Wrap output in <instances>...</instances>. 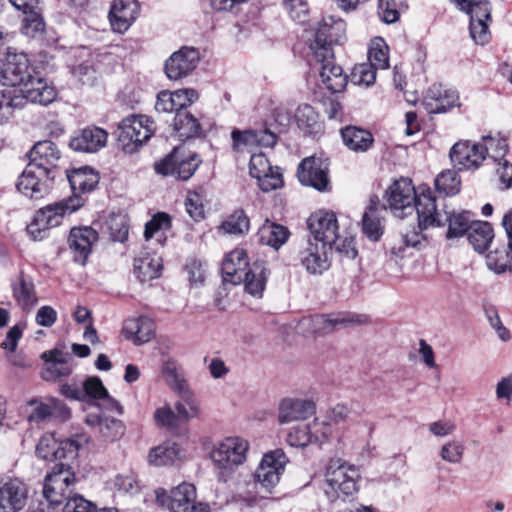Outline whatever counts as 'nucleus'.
<instances>
[{"instance_id": "nucleus-49", "label": "nucleus", "mask_w": 512, "mask_h": 512, "mask_svg": "<svg viewBox=\"0 0 512 512\" xmlns=\"http://www.w3.org/2000/svg\"><path fill=\"white\" fill-rule=\"evenodd\" d=\"M220 229L226 234L241 236L248 233L250 219L243 209H236L221 224Z\"/></svg>"}, {"instance_id": "nucleus-11", "label": "nucleus", "mask_w": 512, "mask_h": 512, "mask_svg": "<svg viewBox=\"0 0 512 512\" xmlns=\"http://www.w3.org/2000/svg\"><path fill=\"white\" fill-rule=\"evenodd\" d=\"M170 512H210L207 502L197 501L196 487L191 483L183 482L173 488L170 495L162 500Z\"/></svg>"}, {"instance_id": "nucleus-54", "label": "nucleus", "mask_w": 512, "mask_h": 512, "mask_svg": "<svg viewBox=\"0 0 512 512\" xmlns=\"http://www.w3.org/2000/svg\"><path fill=\"white\" fill-rule=\"evenodd\" d=\"M59 448L60 445L54 435L45 434L40 438L36 446V454L44 460L58 459L64 456V452H61Z\"/></svg>"}, {"instance_id": "nucleus-43", "label": "nucleus", "mask_w": 512, "mask_h": 512, "mask_svg": "<svg viewBox=\"0 0 512 512\" xmlns=\"http://www.w3.org/2000/svg\"><path fill=\"white\" fill-rule=\"evenodd\" d=\"M494 238L492 225L486 221H474L468 232V240L477 252H485Z\"/></svg>"}, {"instance_id": "nucleus-35", "label": "nucleus", "mask_w": 512, "mask_h": 512, "mask_svg": "<svg viewBox=\"0 0 512 512\" xmlns=\"http://www.w3.org/2000/svg\"><path fill=\"white\" fill-rule=\"evenodd\" d=\"M42 358L45 360V367L42 378L45 381H56L71 375L72 363L67 360L63 353L58 350L44 352Z\"/></svg>"}, {"instance_id": "nucleus-61", "label": "nucleus", "mask_w": 512, "mask_h": 512, "mask_svg": "<svg viewBox=\"0 0 512 512\" xmlns=\"http://www.w3.org/2000/svg\"><path fill=\"white\" fill-rule=\"evenodd\" d=\"M501 224L506 232L508 252L507 260L498 264L497 272L512 271V208L504 214Z\"/></svg>"}, {"instance_id": "nucleus-4", "label": "nucleus", "mask_w": 512, "mask_h": 512, "mask_svg": "<svg viewBox=\"0 0 512 512\" xmlns=\"http://www.w3.org/2000/svg\"><path fill=\"white\" fill-rule=\"evenodd\" d=\"M155 132L154 122L145 115H131L118 125L117 140L123 151L132 154Z\"/></svg>"}, {"instance_id": "nucleus-40", "label": "nucleus", "mask_w": 512, "mask_h": 512, "mask_svg": "<svg viewBox=\"0 0 512 512\" xmlns=\"http://www.w3.org/2000/svg\"><path fill=\"white\" fill-rule=\"evenodd\" d=\"M474 221L469 211L455 212L444 210V226L448 224L446 237L448 239L462 237L469 232L472 222Z\"/></svg>"}, {"instance_id": "nucleus-63", "label": "nucleus", "mask_w": 512, "mask_h": 512, "mask_svg": "<svg viewBox=\"0 0 512 512\" xmlns=\"http://www.w3.org/2000/svg\"><path fill=\"white\" fill-rule=\"evenodd\" d=\"M368 59L371 66L376 69H386L389 66V57L387 47L380 43H375L368 53Z\"/></svg>"}, {"instance_id": "nucleus-27", "label": "nucleus", "mask_w": 512, "mask_h": 512, "mask_svg": "<svg viewBox=\"0 0 512 512\" xmlns=\"http://www.w3.org/2000/svg\"><path fill=\"white\" fill-rule=\"evenodd\" d=\"M23 93L24 103L30 101L40 105H48L56 98V90L54 86L46 79L31 76L24 84L23 88H19Z\"/></svg>"}, {"instance_id": "nucleus-53", "label": "nucleus", "mask_w": 512, "mask_h": 512, "mask_svg": "<svg viewBox=\"0 0 512 512\" xmlns=\"http://www.w3.org/2000/svg\"><path fill=\"white\" fill-rule=\"evenodd\" d=\"M205 189L198 187L195 190L188 191L185 200L186 211L189 216L195 221H200L204 218V204Z\"/></svg>"}, {"instance_id": "nucleus-10", "label": "nucleus", "mask_w": 512, "mask_h": 512, "mask_svg": "<svg viewBox=\"0 0 512 512\" xmlns=\"http://www.w3.org/2000/svg\"><path fill=\"white\" fill-rule=\"evenodd\" d=\"M287 463L288 458L281 449L264 454L254 475L257 485L265 491L271 492L279 483Z\"/></svg>"}, {"instance_id": "nucleus-29", "label": "nucleus", "mask_w": 512, "mask_h": 512, "mask_svg": "<svg viewBox=\"0 0 512 512\" xmlns=\"http://www.w3.org/2000/svg\"><path fill=\"white\" fill-rule=\"evenodd\" d=\"M321 64L319 74L324 86L332 93L342 92L347 85V76L344 74L342 67L334 62V55L323 58L314 57Z\"/></svg>"}, {"instance_id": "nucleus-47", "label": "nucleus", "mask_w": 512, "mask_h": 512, "mask_svg": "<svg viewBox=\"0 0 512 512\" xmlns=\"http://www.w3.org/2000/svg\"><path fill=\"white\" fill-rule=\"evenodd\" d=\"M173 126L182 139L195 137L201 130L199 121L187 110L176 113Z\"/></svg>"}, {"instance_id": "nucleus-22", "label": "nucleus", "mask_w": 512, "mask_h": 512, "mask_svg": "<svg viewBox=\"0 0 512 512\" xmlns=\"http://www.w3.org/2000/svg\"><path fill=\"white\" fill-rule=\"evenodd\" d=\"M28 490L19 479L0 481V512H19L26 505Z\"/></svg>"}, {"instance_id": "nucleus-15", "label": "nucleus", "mask_w": 512, "mask_h": 512, "mask_svg": "<svg viewBox=\"0 0 512 512\" xmlns=\"http://www.w3.org/2000/svg\"><path fill=\"white\" fill-rule=\"evenodd\" d=\"M201 55L198 49L183 46L166 60L164 70L170 80H180L189 76L198 66Z\"/></svg>"}, {"instance_id": "nucleus-6", "label": "nucleus", "mask_w": 512, "mask_h": 512, "mask_svg": "<svg viewBox=\"0 0 512 512\" xmlns=\"http://www.w3.org/2000/svg\"><path fill=\"white\" fill-rule=\"evenodd\" d=\"M457 7L470 15V35L480 45L487 44L491 39L489 25L492 22L491 4L488 0H452Z\"/></svg>"}, {"instance_id": "nucleus-2", "label": "nucleus", "mask_w": 512, "mask_h": 512, "mask_svg": "<svg viewBox=\"0 0 512 512\" xmlns=\"http://www.w3.org/2000/svg\"><path fill=\"white\" fill-rule=\"evenodd\" d=\"M248 449V441L240 437H228L214 447L211 459L219 481L226 483L231 478L235 468L246 461Z\"/></svg>"}, {"instance_id": "nucleus-52", "label": "nucleus", "mask_w": 512, "mask_h": 512, "mask_svg": "<svg viewBox=\"0 0 512 512\" xmlns=\"http://www.w3.org/2000/svg\"><path fill=\"white\" fill-rule=\"evenodd\" d=\"M461 180L454 170L441 172L435 179V187L438 192L446 196H453L460 191Z\"/></svg>"}, {"instance_id": "nucleus-24", "label": "nucleus", "mask_w": 512, "mask_h": 512, "mask_svg": "<svg viewBox=\"0 0 512 512\" xmlns=\"http://www.w3.org/2000/svg\"><path fill=\"white\" fill-rule=\"evenodd\" d=\"M315 403L308 399L287 397L278 405V422L288 424L294 421H302L315 413Z\"/></svg>"}, {"instance_id": "nucleus-9", "label": "nucleus", "mask_w": 512, "mask_h": 512, "mask_svg": "<svg viewBox=\"0 0 512 512\" xmlns=\"http://www.w3.org/2000/svg\"><path fill=\"white\" fill-rule=\"evenodd\" d=\"M419 188L416 189L409 178L395 180L386 190L384 199L391 211L398 217H404L413 211Z\"/></svg>"}, {"instance_id": "nucleus-19", "label": "nucleus", "mask_w": 512, "mask_h": 512, "mask_svg": "<svg viewBox=\"0 0 512 512\" xmlns=\"http://www.w3.org/2000/svg\"><path fill=\"white\" fill-rule=\"evenodd\" d=\"M250 175L257 179L258 185L263 192L276 190L283 185L282 174L279 169L270 165L263 153L253 154L249 163Z\"/></svg>"}, {"instance_id": "nucleus-60", "label": "nucleus", "mask_w": 512, "mask_h": 512, "mask_svg": "<svg viewBox=\"0 0 512 512\" xmlns=\"http://www.w3.org/2000/svg\"><path fill=\"white\" fill-rule=\"evenodd\" d=\"M171 227V217L165 212L156 213L145 225L144 237L151 239L160 230H168Z\"/></svg>"}, {"instance_id": "nucleus-21", "label": "nucleus", "mask_w": 512, "mask_h": 512, "mask_svg": "<svg viewBox=\"0 0 512 512\" xmlns=\"http://www.w3.org/2000/svg\"><path fill=\"white\" fill-rule=\"evenodd\" d=\"M332 245L307 239L305 246L299 252L300 262L310 274H322L329 268L328 251Z\"/></svg>"}, {"instance_id": "nucleus-46", "label": "nucleus", "mask_w": 512, "mask_h": 512, "mask_svg": "<svg viewBox=\"0 0 512 512\" xmlns=\"http://www.w3.org/2000/svg\"><path fill=\"white\" fill-rule=\"evenodd\" d=\"M180 456V448L175 442L166 441L151 449L149 462L155 466H165L174 463Z\"/></svg>"}, {"instance_id": "nucleus-5", "label": "nucleus", "mask_w": 512, "mask_h": 512, "mask_svg": "<svg viewBox=\"0 0 512 512\" xmlns=\"http://www.w3.org/2000/svg\"><path fill=\"white\" fill-rule=\"evenodd\" d=\"M75 482L72 468L64 463H56L45 477L43 496L52 508L58 507L71 497L70 488Z\"/></svg>"}, {"instance_id": "nucleus-59", "label": "nucleus", "mask_w": 512, "mask_h": 512, "mask_svg": "<svg viewBox=\"0 0 512 512\" xmlns=\"http://www.w3.org/2000/svg\"><path fill=\"white\" fill-rule=\"evenodd\" d=\"M100 433L105 440L115 441L125 433V426L119 419L105 417L101 422Z\"/></svg>"}, {"instance_id": "nucleus-7", "label": "nucleus", "mask_w": 512, "mask_h": 512, "mask_svg": "<svg viewBox=\"0 0 512 512\" xmlns=\"http://www.w3.org/2000/svg\"><path fill=\"white\" fill-rule=\"evenodd\" d=\"M346 40V23L333 15L322 18L310 48L314 57L324 59L333 56L332 46Z\"/></svg>"}, {"instance_id": "nucleus-44", "label": "nucleus", "mask_w": 512, "mask_h": 512, "mask_svg": "<svg viewBox=\"0 0 512 512\" xmlns=\"http://www.w3.org/2000/svg\"><path fill=\"white\" fill-rule=\"evenodd\" d=\"M259 241L275 249H279L289 237V231L286 227L270 222H266L258 230Z\"/></svg>"}, {"instance_id": "nucleus-56", "label": "nucleus", "mask_w": 512, "mask_h": 512, "mask_svg": "<svg viewBox=\"0 0 512 512\" xmlns=\"http://www.w3.org/2000/svg\"><path fill=\"white\" fill-rule=\"evenodd\" d=\"M232 137V148L235 152H242L248 147H253L257 145L258 141V131L255 130H245L240 131L238 129H234L231 133Z\"/></svg>"}, {"instance_id": "nucleus-23", "label": "nucleus", "mask_w": 512, "mask_h": 512, "mask_svg": "<svg viewBox=\"0 0 512 512\" xmlns=\"http://www.w3.org/2000/svg\"><path fill=\"white\" fill-rule=\"evenodd\" d=\"M97 240L98 233L92 227L72 228L68 237V245L73 253L74 261L84 265Z\"/></svg>"}, {"instance_id": "nucleus-25", "label": "nucleus", "mask_w": 512, "mask_h": 512, "mask_svg": "<svg viewBox=\"0 0 512 512\" xmlns=\"http://www.w3.org/2000/svg\"><path fill=\"white\" fill-rule=\"evenodd\" d=\"M107 139L106 130L97 126H88L71 137L69 146L77 152L95 153L106 145Z\"/></svg>"}, {"instance_id": "nucleus-37", "label": "nucleus", "mask_w": 512, "mask_h": 512, "mask_svg": "<svg viewBox=\"0 0 512 512\" xmlns=\"http://www.w3.org/2000/svg\"><path fill=\"white\" fill-rule=\"evenodd\" d=\"M344 145L356 153H365L369 151L374 144L373 134L363 128L349 125L340 130Z\"/></svg>"}, {"instance_id": "nucleus-34", "label": "nucleus", "mask_w": 512, "mask_h": 512, "mask_svg": "<svg viewBox=\"0 0 512 512\" xmlns=\"http://www.w3.org/2000/svg\"><path fill=\"white\" fill-rule=\"evenodd\" d=\"M459 96L455 90L443 89L434 84L427 91L425 104L430 113H445L458 104Z\"/></svg>"}, {"instance_id": "nucleus-51", "label": "nucleus", "mask_w": 512, "mask_h": 512, "mask_svg": "<svg viewBox=\"0 0 512 512\" xmlns=\"http://www.w3.org/2000/svg\"><path fill=\"white\" fill-rule=\"evenodd\" d=\"M362 231L372 241H378L383 234L381 218L376 208L369 207L362 217Z\"/></svg>"}, {"instance_id": "nucleus-30", "label": "nucleus", "mask_w": 512, "mask_h": 512, "mask_svg": "<svg viewBox=\"0 0 512 512\" xmlns=\"http://www.w3.org/2000/svg\"><path fill=\"white\" fill-rule=\"evenodd\" d=\"M11 290L13 299L17 305L24 311L31 310L38 302L35 285L31 277L20 271L19 274L11 280Z\"/></svg>"}, {"instance_id": "nucleus-48", "label": "nucleus", "mask_w": 512, "mask_h": 512, "mask_svg": "<svg viewBox=\"0 0 512 512\" xmlns=\"http://www.w3.org/2000/svg\"><path fill=\"white\" fill-rule=\"evenodd\" d=\"M104 228L113 241L124 242L128 238L129 224L126 214L110 213L105 221Z\"/></svg>"}, {"instance_id": "nucleus-64", "label": "nucleus", "mask_w": 512, "mask_h": 512, "mask_svg": "<svg viewBox=\"0 0 512 512\" xmlns=\"http://www.w3.org/2000/svg\"><path fill=\"white\" fill-rule=\"evenodd\" d=\"M94 505L81 495H74L65 501L62 512H91Z\"/></svg>"}, {"instance_id": "nucleus-17", "label": "nucleus", "mask_w": 512, "mask_h": 512, "mask_svg": "<svg viewBox=\"0 0 512 512\" xmlns=\"http://www.w3.org/2000/svg\"><path fill=\"white\" fill-rule=\"evenodd\" d=\"M488 151V146L470 141H459L452 146L449 156L458 170H471L477 169L482 164Z\"/></svg>"}, {"instance_id": "nucleus-45", "label": "nucleus", "mask_w": 512, "mask_h": 512, "mask_svg": "<svg viewBox=\"0 0 512 512\" xmlns=\"http://www.w3.org/2000/svg\"><path fill=\"white\" fill-rule=\"evenodd\" d=\"M179 400L175 403L177 418L182 421H189L200 414V404L190 388H186L177 393Z\"/></svg>"}, {"instance_id": "nucleus-18", "label": "nucleus", "mask_w": 512, "mask_h": 512, "mask_svg": "<svg viewBox=\"0 0 512 512\" xmlns=\"http://www.w3.org/2000/svg\"><path fill=\"white\" fill-rule=\"evenodd\" d=\"M307 224L311 233L308 239L331 245L336 242L339 226L334 212L318 210L310 215Z\"/></svg>"}, {"instance_id": "nucleus-31", "label": "nucleus", "mask_w": 512, "mask_h": 512, "mask_svg": "<svg viewBox=\"0 0 512 512\" xmlns=\"http://www.w3.org/2000/svg\"><path fill=\"white\" fill-rule=\"evenodd\" d=\"M122 333L135 345H142L154 337L155 323L147 316L129 318L123 324Z\"/></svg>"}, {"instance_id": "nucleus-32", "label": "nucleus", "mask_w": 512, "mask_h": 512, "mask_svg": "<svg viewBox=\"0 0 512 512\" xmlns=\"http://www.w3.org/2000/svg\"><path fill=\"white\" fill-rule=\"evenodd\" d=\"M12 6L21 11L25 17L22 22V32L34 37L36 33L44 30V21L40 16L39 1L40 0H8Z\"/></svg>"}, {"instance_id": "nucleus-42", "label": "nucleus", "mask_w": 512, "mask_h": 512, "mask_svg": "<svg viewBox=\"0 0 512 512\" xmlns=\"http://www.w3.org/2000/svg\"><path fill=\"white\" fill-rule=\"evenodd\" d=\"M353 412L345 405L338 404L327 411L324 419L320 420L322 436L327 440L333 433V426L353 421Z\"/></svg>"}, {"instance_id": "nucleus-33", "label": "nucleus", "mask_w": 512, "mask_h": 512, "mask_svg": "<svg viewBox=\"0 0 512 512\" xmlns=\"http://www.w3.org/2000/svg\"><path fill=\"white\" fill-rule=\"evenodd\" d=\"M249 267L245 250L235 249L222 262L223 280L234 285L239 284L243 282L244 273Z\"/></svg>"}, {"instance_id": "nucleus-62", "label": "nucleus", "mask_w": 512, "mask_h": 512, "mask_svg": "<svg viewBox=\"0 0 512 512\" xmlns=\"http://www.w3.org/2000/svg\"><path fill=\"white\" fill-rule=\"evenodd\" d=\"M376 70L368 63L359 64L353 69L352 80L354 83L370 86L376 80Z\"/></svg>"}, {"instance_id": "nucleus-16", "label": "nucleus", "mask_w": 512, "mask_h": 512, "mask_svg": "<svg viewBox=\"0 0 512 512\" xmlns=\"http://www.w3.org/2000/svg\"><path fill=\"white\" fill-rule=\"evenodd\" d=\"M414 210L417 212L419 229L444 226V211L438 210L436 199L429 187H419L417 199L413 204Z\"/></svg>"}, {"instance_id": "nucleus-1", "label": "nucleus", "mask_w": 512, "mask_h": 512, "mask_svg": "<svg viewBox=\"0 0 512 512\" xmlns=\"http://www.w3.org/2000/svg\"><path fill=\"white\" fill-rule=\"evenodd\" d=\"M83 205L84 199L80 197H69L49 204L35 213L32 222L27 225V233L34 241L42 240L47 237L51 228L61 225L66 215H70Z\"/></svg>"}, {"instance_id": "nucleus-55", "label": "nucleus", "mask_w": 512, "mask_h": 512, "mask_svg": "<svg viewBox=\"0 0 512 512\" xmlns=\"http://www.w3.org/2000/svg\"><path fill=\"white\" fill-rule=\"evenodd\" d=\"M134 273L141 282L155 279L159 276V265L149 257L137 258L134 260Z\"/></svg>"}, {"instance_id": "nucleus-57", "label": "nucleus", "mask_w": 512, "mask_h": 512, "mask_svg": "<svg viewBox=\"0 0 512 512\" xmlns=\"http://www.w3.org/2000/svg\"><path fill=\"white\" fill-rule=\"evenodd\" d=\"M83 400L89 398L94 400H102L108 396V391L103 385L102 380L97 376L88 377L82 382Z\"/></svg>"}, {"instance_id": "nucleus-39", "label": "nucleus", "mask_w": 512, "mask_h": 512, "mask_svg": "<svg viewBox=\"0 0 512 512\" xmlns=\"http://www.w3.org/2000/svg\"><path fill=\"white\" fill-rule=\"evenodd\" d=\"M23 106V93L18 87H6L0 90V125L7 124L15 110Z\"/></svg>"}, {"instance_id": "nucleus-20", "label": "nucleus", "mask_w": 512, "mask_h": 512, "mask_svg": "<svg viewBox=\"0 0 512 512\" xmlns=\"http://www.w3.org/2000/svg\"><path fill=\"white\" fill-rule=\"evenodd\" d=\"M53 179L41 174L37 169L27 165L16 183L18 191L24 196L38 200L49 194Z\"/></svg>"}, {"instance_id": "nucleus-28", "label": "nucleus", "mask_w": 512, "mask_h": 512, "mask_svg": "<svg viewBox=\"0 0 512 512\" xmlns=\"http://www.w3.org/2000/svg\"><path fill=\"white\" fill-rule=\"evenodd\" d=\"M348 320L343 314L314 315L299 321L298 329L304 334H326L334 331Z\"/></svg>"}, {"instance_id": "nucleus-13", "label": "nucleus", "mask_w": 512, "mask_h": 512, "mask_svg": "<svg viewBox=\"0 0 512 512\" xmlns=\"http://www.w3.org/2000/svg\"><path fill=\"white\" fill-rule=\"evenodd\" d=\"M61 155L56 143L50 140L38 141L29 152L28 165L54 180Z\"/></svg>"}, {"instance_id": "nucleus-36", "label": "nucleus", "mask_w": 512, "mask_h": 512, "mask_svg": "<svg viewBox=\"0 0 512 512\" xmlns=\"http://www.w3.org/2000/svg\"><path fill=\"white\" fill-rule=\"evenodd\" d=\"M67 178L73 192L72 197H81L95 189L99 183V174L91 167L83 166L67 173Z\"/></svg>"}, {"instance_id": "nucleus-50", "label": "nucleus", "mask_w": 512, "mask_h": 512, "mask_svg": "<svg viewBox=\"0 0 512 512\" xmlns=\"http://www.w3.org/2000/svg\"><path fill=\"white\" fill-rule=\"evenodd\" d=\"M162 376L167 385L176 393L188 388L182 369L173 360L163 363Z\"/></svg>"}, {"instance_id": "nucleus-41", "label": "nucleus", "mask_w": 512, "mask_h": 512, "mask_svg": "<svg viewBox=\"0 0 512 512\" xmlns=\"http://www.w3.org/2000/svg\"><path fill=\"white\" fill-rule=\"evenodd\" d=\"M267 269L263 262H255L244 273L245 290L254 297H261L267 282Z\"/></svg>"}, {"instance_id": "nucleus-12", "label": "nucleus", "mask_w": 512, "mask_h": 512, "mask_svg": "<svg viewBox=\"0 0 512 512\" xmlns=\"http://www.w3.org/2000/svg\"><path fill=\"white\" fill-rule=\"evenodd\" d=\"M328 164L321 158L307 157L298 165L297 177L302 185L312 187L320 192L330 190Z\"/></svg>"}, {"instance_id": "nucleus-38", "label": "nucleus", "mask_w": 512, "mask_h": 512, "mask_svg": "<svg viewBox=\"0 0 512 512\" xmlns=\"http://www.w3.org/2000/svg\"><path fill=\"white\" fill-rule=\"evenodd\" d=\"M324 440L326 439L322 436L319 418H315L311 424L291 429L286 438L292 447H305L313 442L322 443Z\"/></svg>"}, {"instance_id": "nucleus-58", "label": "nucleus", "mask_w": 512, "mask_h": 512, "mask_svg": "<svg viewBox=\"0 0 512 512\" xmlns=\"http://www.w3.org/2000/svg\"><path fill=\"white\" fill-rule=\"evenodd\" d=\"M465 447L461 441L451 440L446 442L440 450V457L443 461L459 464L464 456Z\"/></svg>"}, {"instance_id": "nucleus-3", "label": "nucleus", "mask_w": 512, "mask_h": 512, "mask_svg": "<svg viewBox=\"0 0 512 512\" xmlns=\"http://www.w3.org/2000/svg\"><path fill=\"white\" fill-rule=\"evenodd\" d=\"M359 470L356 466L343 462L341 459L330 461L326 474L324 493L330 502L336 501L340 494L353 495L357 490Z\"/></svg>"}, {"instance_id": "nucleus-14", "label": "nucleus", "mask_w": 512, "mask_h": 512, "mask_svg": "<svg viewBox=\"0 0 512 512\" xmlns=\"http://www.w3.org/2000/svg\"><path fill=\"white\" fill-rule=\"evenodd\" d=\"M3 85L6 87H18L23 85L30 77V63L23 52L7 50L5 59L0 69Z\"/></svg>"}, {"instance_id": "nucleus-8", "label": "nucleus", "mask_w": 512, "mask_h": 512, "mask_svg": "<svg viewBox=\"0 0 512 512\" xmlns=\"http://www.w3.org/2000/svg\"><path fill=\"white\" fill-rule=\"evenodd\" d=\"M202 160L196 153L187 154L179 149H174L169 155L159 162H155L154 169L157 174L174 176L180 180H188L195 173Z\"/></svg>"}, {"instance_id": "nucleus-26", "label": "nucleus", "mask_w": 512, "mask_h": 512, "mask_svg": "<svg viewBox=\"0 0 512 512\" xmlns=\"http://www.w3.org/2000/svg\"><path fill=\"white\" fill-rule=\"evenodd\" d=\"M140 13L136 0H115L109 12V21L113 31L126 32Z\"/></svg>"}]
</instances>
